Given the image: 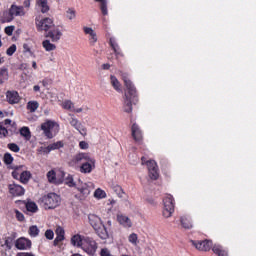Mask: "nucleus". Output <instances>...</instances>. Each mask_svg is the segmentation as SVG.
<instances>
[{"instance_id": "9d476101", "label": "nucleus", "mask_w": 256, "mask_h": 256, "mask_svg": "<svg viewBox=\"0 0 256 256\" xmlns=\"http://www.w3.org/2000/svg\"><path fill=\"white\" fill-rule=\"evenodd\" d=\"M146 165L148 167L150 179H152L153 181H157V179H159V169L157 168V162H155L154 160H149L148 162H146Z\"/></svg>"}, {"instance_id": "6e6d98bb", "label": "nucleus", "mask_w": 256, "mask_h": 256, "mask_svg": "<svg viewBox=\"0 0 256 256\" xmlns=\"http://www.w3.org/2000/svg\"><path fill=\"white\" fill-rule=\"evenodd\" d=\"M15 213L18 221H25V215H23V213H21L19 210H15Z\"/></svg>"}, {"instance_id": "0eeeda50", "label": "nucleus", "mask_w": 256, "mask_h": 256, "mask_svg": "<svg viewBox=\"0 0 256 256\" xmlns=\"http://www.w3.org/2000/svg\"><path fill=\"white\" fill-rule=\"evenodd\" d=\"M35 23L38 31H50V29L55 27L53 18H49V17L42 18L41 20L36 18Z\"/></svg>"}, {"instance_id": "6e6552de", "label": "nucleus", "mask_w": 256, "mask_h": 256, "mask_svg": "<svg viewBox=\"0 0 256 256\" xmlns=\"http://www.w3.org/2000/svg\"><path fill=\"white\" fill-rule=\"evenodd\" d=\"M91 155L88 153H78L72 157V159L69 161L70 167H79L84 164Z\"/></svg>"}, {"instance_id": "72a5a7b5", "label": "nucleus", "mask_w": 256, "mask_h": 256, "mask_svg": "<svg viewBox=\"0 0 256 256\" xmlns=\"http://www.w3.org/2000/svg\"><path fill=\"white\" fill-rule=\"evenodd\" d=\"M26 211H28L29 213H37V211H39V208L37 207V204L35 202H27Z\"/></svg>"}, {"instance_id": "052dcab7", "label": "nucleus", "mask_w": 256, "mask_h": 256, "mask_svg": "<svg viewBox=\"0 0 256 256\" xmlns=\"http://www.w3.org/2000/svg\"><path fill=\"white\" fill-rule=\"evenodd\" d=\"M114 191H116V193H118L119 195H121V193L123 192V189L121 188V186H115V187H114Z\"/></svg>"}, {"instance_id": "58836bf2", "label": "nucleus", "mask_w": 256, "mask_h": 256, "mask_svg": "<svg viewBox=\"0 0 256 256\" xmlns=\"http://www.w3.org/2000/svg\"><path fill=\"white\" fill-rule=\"evenodd\" d=\"M98 3H101L100 9L103 15H107L108 14V10H107V0H95Z\"/></svg>"}, {"instance_id": "49530a36", "label": "nucleus", "mask_w": 256, "mask_h": 256, "mask_svg": "<svg viewBox=\"0 0 256 256\" xmlns=\"http://www.w3.org/2000/svg\"><path fill=\"white\" fill-rule=\"evenodd\" d=\"M4 163L6 165H11V163H13V156L10 153L4 154Z\"/></svg>"}, {"instance_id": "7ed1b4c3", "label": "nucleus", "mask_w": 256, "mask_h": 256, "mask_svg": "<svg viewBox=\"0 0 256 256\" xmlns=\"http://www.w3.org/2000/svg\"><path fill=\"white\" fill-rule=\"evenodd\" d=\"M59 123L55 120H46L41 124L40 129L43 131V134L46 139H53L59 133Z\"/></svg>"}, {"instance_id": "f257e3e1", "label": "nucleus", "mask_w": 256, "mask_h": 256, "mask_svg": "<svg viewBox=\"0 0 256 256\" xmlns=\"http://www.w3.org/2000/svg\"><path fill=\"white\" fill-rule=\"evenodd\" d=\"M121 76L126 87L123 111H125V113H131L133 111V105H135L138 101L137 89L135 88V85H133V82H131L129 79V74L121 73Z\"/></svg>"}, {"instance_id": "aec40b11", "label": "nucleus", "mask_w": 256, "mask_h": 256, "mask_svg": "<svg viewBox=\"0 0 256 256\" xmlns=\"http://www.w3.org/2000/svg\"><path fill=\"white\" fill-rule=\"evenodd\" d=\"M117 221H118V223H120L122 225V227H126L127 229H129L133 226L131 219H129V217H127L123 214L117 215Z\"/></svg>"}, {"instance_id": "cd10ccee", "label": "nucleus", "mask_w": 256, "mask_h": 256, "mask_svg": "<svg viewBox=\"0 0 256 256\" xmlns=\"http://www.w3.org/2000/svg\"><path fill=\"white\" fill-rule=\"evenodd\" d=\"M180 221L184 229H191V227H193V224L191 223V219L187 216H182Z\"/></svg>"}, {"instance_id": "39448f33", "label": "nucleus", "mask_w": 256, "mask_h": 256, "mask_svg": "<svg viewBox=\"0 0 256 256\" xmlns=\"http://www.w3.org/2000/svg\"><path fill=\"white\" fill-rule=\"evenodd\" d=\"M25 15V8L23 6H17L12 4L9 11L4 13L5 21L7 23H11L15 19V17H24Z\"/></svg>"}, {"instance_id": "a211bd4d", "label": "nucleus", "mask_w": 256, "mask_h": 256, "mask_svg": "<svg viewBox=\"0 0 256 256\" xmlns=\"http://www.w3.org/2000/svg\"><path fill=\"white\" fill-rule=\"evenodd\" d=\"M15 247L19 249V251H27L31 247V240L19 238L15 241Z\"/></svg>"}, {"instance_id": "e2e57ef3", "label": "nucleus", "mask_w": 256, "mask_h": 256, "mask_svg": "<svg viewBox=\"0 0 256 256\" xmlns=\"http://www.w3.org/2000/svg\"><path fill=\"white\" fill-rule=\"evenodd\" d=\"M33 91H35V93H39V91H41V87L39 85H35L33 87Z\"/></svg>"}, {"instance_id": "4be33fe9", "label": "nucleus", "mask_w": 256, "mask_h": 256, "mask_svg": "<svg viewBox=\"0 0 256 256\" xmlns=\"http://www.w3.org/2000/svg\"><path fill=\"white\" fill-rule=\"evenodd\" d=\"M212 251L217 256H229V252L227 251V249L223 248V246L219 244H215L212 247Z\"/></svg>"}, {"instance_id": "4c0bfd02", "label": "nucleus", "mask_w": 256, "mask_h": 256, "mask_svg": "<svg viewBox=\"0 0 256 256\" xmlns=\"http://www.w3.org/2000/svg\"><path fill=\"white\" fill-rule=\"evenodd\" d=\"M94 197L96 199H105V197H107V193H105L101 188H98L94 192Z\"/></svg>"}, {"instance_id": "1a4fd4ad", "label": "nucleus", "mask_w": 256, "mask_h": 256, "mask_svg": "<svg viewBox=\"0 0 256 256\" xmlns=\"http://www.w3.org/2000/svg\"><path fill=\"white\" fill-rule=\"evenodd\" d=\"M69 123L71 125V127H74V129H76L77 132L80 133V135H83L85 137V135H87V128H85V126H83V124L77 119L75 118L74 114H69Z\"/></svg>"}, {"instance_id": "4d7b16f0", "label": "nucleus", "mask_w": 256, "mask_h": 256, "mask_svg": "<svg viewBox=\"0 0 256 256\" xmlns=\"http://www.w3.org/2000/svg\"><path fill=\"white\" fill-rule=\"evenodd\" d=\"M13 31H15V26H8L5 28V33L6 35H13Z\"/></svg>"}, {"instance_id": "7c9ffc66", "label": "nucleus", "mask_w": 256, "mask_h": 256, "mask_svg": "<svg viewBox=\"0 0 256 256\" xmlns=\"http://www.w3.org/2000/svg\"><path fill=\"white\" fill-rule=\"evenodd\" d=\"M29 179H31V172L22 170L20 173V181L26 185V183H29Z\"/></svg>"}, {"instance_id": "dca6fc26", "label": "nucleus", "mask_w": 256, "mask_h": 256, "mask_svg": "<svg viewBox=\"0 0 256 256\" xmlns=\"http://www.w3.org/2000/svg\"><path fill=\"white\" fill-rule=\"evenodd\" d=\"M89 223L93 227L94 231L101 229L103 227V221L101 218L95 214H90L88 216Z\"/></svg>"}, {"instance_id": "6ab92c4d", "label": "nucleus", "mask_w": 256, "mask_h": 256, "mask_svg": "<svg viewBox=\"0 0 256 256\" xmlns=\"http://www.w3.org/2000/svg\"><path fill=\"white\" fill-rule=\"evenodd\" d=\"M86 237L87 236H83L81 234L73 235L71 237V245H73V247H78V248L82 249L83 243L85 242Z\"/></svg>"}, {"instance_id": "c9c22d12", "label": "nucleus", "mask_w": 256, "mask_h": 256, "mask_svg": "<svg viewBox=\"0 0 256 256\" xmlns=\"http://www.w3.org/2000/svg\"><path fill=\"white\" fill-rule=\"evenodd\" d=\"M110 45L116 55H121V48H119V44H117L115 38H110Z\"/></svg>"}, {"instance_id": "864d4df0", "label": "nucleus", "mask_w": 256, "mask_h": 256, "mask_svg": "<svg viewBox=\"0 0 256 256\" xmlns=\"http://www.w3.org/2000/svg\"><path fill=\"white\" fill-rule=\"evenodd\" d=\"M24 53H29L31 57H33V51H31V47H29V44H23Z\"/></svg>"}, {"instance_id": "5701e85b", "label": "nucleus", "mask_w": 256, "mask_h": 256, "mask_svg": "<svg viewBox=\"0 0 256 256\" xmlns=\"http://www.w3.org/2000/svg\"><path fill=\"white\" fill-rule=\"evenodd\" d=\"M36 7L41 13H47L49 11L47 0H36Z\"/></svg>"}, {"instance_id": "338daca9", "label": "nucleus", "mask_w": 256, "mask_h": 256, "mask_svg": "<svg viewBox=\"0 0 256 256\" xmlns=\"http://www.w3.org/2000/svg\"><path fill=\"white\" fill-rule=\"evenodd\" d=\"M147 201L150 203V205H155V200H153V198H149Z\"/></svg>"}, {"instance_id": "2eb2a0df", "label": "nucleus", "mask_w": 256, "mask_h": 256, "mask_svg": "<svg viewBox=\"0 0 256 256\" xmlns=\"http://www.w3.org/2000/svg\"><path fill=\"white\" fill-rule=\"evenodd\" d=\"M6 99L10 105H17V103L21 101V96H19V92L15 90H8L6 92Z\"/></svg>"}, {"instance_id": "bb28decb", "label": "nucleus", "mask_w": 256, "mask_h": 256, "mask_svg": "<svg viewBox=\"0 0 256 256\" xmlns=\"http://www.w3.org/2000/svg\"><path fill=\"white\" fill-rule=\"evenodd\" d=\"M110 83L112 85V87L115 89V91H117L118 93H121V83L119 82V80L117 79V77L115 76H110Z\"/></svg>"}, {"instance_id": "4468645a", "label": "nucleus", "mask_w": 256, "mask_h": 256, "mask_svg": "<svg viewBox=\"0 0 256 256\" xmlns=\"http://www.w3.org/2000/svg\"><path fill=\"white\" fill-rule=\"evenodd\" d=\"M46 37H49L53 43H57L61 37H63V33L57 27H53L52 29L48 30Z\"/></svg>"}, {"instance_id": "e433bc0d", "label": "nucleus", "mask_w": 256, "mask_h": 256, "mask_svg": "<svg viewBox=\"0 0 256 256\" xmlns=\"http://www.w3.org/2000/svg\"><path fill=\"white\" fill-rule=\"evenodd\" d=\"M15 243V236L11 235L5 238L4 245L7 249H13V244Z\"/></svg>"}, {"instance_id": "393cba45", "label": "nucleus", "mask_w": 256, "mask_h": 256, "mask_svg": "<svg viewBox=\"0 0 256 256\" xmlns=\"http://www.w3.org/2000/svg\"><path fill=\"white\" fill-rule=\"evenodd\" d=\"M9 79V70L7 69V67H2L0 69V85H3V83H5V81H7Z\"/></svg>"}, {"instance_id": "37998d69", "label": "nucleus", "mask_w": 256, "mask_h": 256, "mask_svg": "<svg viewBox=\"0 0 256 256\" xmlns=\"http://www.w3.org/2000/svg\"><path fill=\"white\" fill-rule=\"evenodd\" d=\"M128 241L132 245H137V243H139V237L137 236L136 233H132V234L129 235Z\"/></svg>"}, {"instance_id": "b1692460", "label": "nucleus", "mask_w": 256, "mask_h": 256, "mask_svg": "<svg viewBox=\"0 0 256 256\" xmlns=\"http://www.w3.org/2000/svg\"><path fill=\"white\" fill-rule=\"evenodd\" d=\"M95 232L97 233L98 237H100V239H109V232L107 231L105 225L102 224V227L98 228V230H95Z\"/></svg>"}, {"instance_id": "c03bdc74", "label": "nucleus", "mask_w": 256, "mask_h": 256, "mask_svg": "<svg viewBox=\"0 0 256 256\" xmlns=\"http://www.w3.org/2000/svg\"><path fill=\"white\" fill-rule=\"evenodd\" d=\"M61 147H63V142L58 141V142H55V143H53V144H50V145L48 146V149H49L50 151H55V149H61Z\"/></svg>"}, {"instance_id": "2f4dec72", "label": "nucleus", "mask_w": 256, "mask_h": 256, "mask_svg": "<svg viewBox=\"0 0 256 256\" xmlns=\"http://www.w3.org/2000/svg\"><path fill=\"white\" fill-rule=\"evenodd\" d=\"M42 46L45 49V51H55V49H57V46H55V44L51 43V41L49 40H44L42 42Z\"/></svg>"}, {"instance_id": "0e129e2a", "label": "nucleus", "mask_w": 256, "mask_h": 256, "mask_svg": "<svg viewBox=\"0 0 256 256\" xmlns=\"http://www.w3.org/2000/svg\"><path fill=\"white\" fill-rule=\"evenodd\" d=\"M72 111H73V113H82L83 108H78V109L73 108Z\"/></svg>"}, {"instance_id": "423d86ee", "label": "nucleus", "mask_w": 256, "mask_h": 256, "mask_svg": "<svg viewBox=\"0 0 256 256\" xmlns=\"http://www.w3.org/2000/svg\"><path fill=\"white\" fill-rule=\"evenodd\" d=\"M82 249L87 255L94 256L97 253V242L93 238L86 236L82 244Z\"/></svg>"}, {"instance_id": "c85d7f7f", "label": "nucleus", "mask_w": 256, "mask_h": 256, "mask_svg": "<svg viewBox=\"0 0 256 256\" xmlns=\"http://www.w3.org/2000/svg\"><path fill=\"white\" fill-rule=\"evenodd\" d=\"M77 189L83 197H87V195L91 193V188H89V185L87 184H82L81 186H78Z\"/></svg>"}, {"instance_id": "f03ea898", "label": "nucleus", "mask_w": 256, "mask_h": 256, "mask_svg": "<svg viewBox=\"0 0 256 256\" xmlns=\"http://www.w3.org/2000/svg\"><path fill=\"white\" fill-rule=\"evenodd\" d=\"M40 205L44 207V209H57L59 205H61V196L55 192H50L39 199Z\"/></svg>"}, {"instance_id": "a19ab883", "label": "nucleus", "mask_w": 256, "mask_h": 256, "mask_svg": "<svg viewBox=\"0 0 256 256\" xmlns=\"http://www.w3.org/2000/svg\"><path fill=\"white\" fill-rule=\"evenodd\" d=\"M62 107L63 109H67L68 111H73L75 105L73 104V102H71V100H65L62 103Z\"/></svg>"}, {"instance_id": "13d9d810", "label": "nucleus", "mask_w": 256, "mask_h": 256, "mask_svg": "<svg viewBox=\"0 0 256 256\" xmlns=\"http://www.w3.org/2000/svg\"><path fill=\"white\" fill-rule=\"evenodd\" d=\"M100 255L101 256H111V252H109V249L104 248L101 250Z\"/></svg>"}, {"instance_id": "f3484780", "label": "nucleus", "mask_w": 256, "mask_h": 256, "mask_svg": "<svg viewBox=\"0 0 256 256\" xmlns=\"http://www.w3.org/2000/svg\"><path fill=\"white\" fill-rule=\"evenodd\" d=\"M46 176L49 183H53L54 185H61V183H63V177H65V172H61L62 178L60 179H57V174L55 173V170H50Z\"/></svg>"}, {"instance_id": "603ef678", "label": "nucleus", "mask_w": 256, "mask_h": 256, "mask_svg": "<svg viewBox=\"0 0 256 256\" xmlns=\"http://www.w3.org/2000/svg\"><path fill=\"white\" fill-rule=\"evenodd\" d=\"M90 45H95L97 43V33H92L89 37Z\"/></svg>"}, {"instance_id": "69168bd1", "label": "nucleus", "mask_w": 256, "mask_h": 256, "mask_svg": "<svg viewBox=\"0 0 256 256\" xmlns=\"http://www.w3.org/2000/svg\"><path fill=\"white\" fill-rule=\"evenodd\" d=\"M111 68V65L110 64H103L102 65V69H104V70H108V69H110Z\"/></svg>"}, {"instance_id": "09e8293b", "label": "nucleus", "mask_w": 256, "mask_h": 256, "mask_svg": "<svg viewBox=\"0 0 256 256\" xmlns=\"http://www.w3.org/2000/svg\"><path fill=\"white\" fill-rule=\"evenodd\" d=\"M65 185H68V187H75V181L73 180V176L68 175V177L65 179Z\"/></svg>"}, {"instance_id": "f704fd0d", "label": "nucleus", "mask_w": 256, "mask_h": 256, "mask_svg": "<svg viewBox=\"0 0 256 256\" xmlns=\"http://www.w3.org/2000/svg\"><path fill=\"white\" fill-rule=\"evenodd\" d=\"M27 109L30 111V113H35L37 109H39V102L37 101H29L27 103Z\"/></svg>"}, {"instance_id": "20e7f679", "label": "nucleus", "mask_w": 256, "mask_h": 256, "mask_svg": "<svg viewBox=\"0 0 256 256\" xmlns=\"http://www.w3.org/2000/svg\"><path fill=\"white\" fill-rule=\"evenodd\" d=\"M164 209L162 211L163 217L169 219L175 213V199L171 194H167L163 199Z\"/></svg>"}, {"instance_id": "9b49d317", "label": "nucleus", "mask_w": 256, "mask_h": 256, "mask_svg": "<svg viewBox=\"0 0 256 256\" xmlns=\"http://www.w3.org/2000/svg\"><path fill=\"white\" fill-rule=\"evenodd\" d=\"M190 242L198 251H210L211 247H213V242H211L210 240H191Z\"/></svg>"}, {"instance_id": "473e14b6", "label": "nucleus", "mask_w": 256, "mask_h": 256, "mask_svg": "<svg viewBox=\"0 0 256 256\" xmlns=\"http://www.w3.org/2000/svg\"><path fill=\"white\" fill-rule=\"evenodd\" d=\"M23 165L15 166L14 171L12 172L13 179H20L21 180V173L23 171Z\"/></svg>"}, {"instance_id": "79ce46f5", "label": "nucleus", "mask_w": 256, "mask_h": 256, "mask_svg": "<svg viewBox=\"0 0 256 256\" xmlns=\"http://www.w3.org/2000/svg\"><path fill=\"white\" fill-rule=\"evenodd\" d=\"M29 235L30 237H37L39 235V228L36 225L30 226Z\"/></svg>"}, {"instance_id": "8fccbe9b", "label": "nucleus", "mask_w": 256, "mask_h": 256, "mask_svg": "<svg viewBox=\"0 0 256 256\" xmlns=\"http://www.w3.org/2000/svg\"><path fill=\"white\" fill-rule=\"evenodd\" d=\"M9 135V131L7 128L3 127V125L0 124V139H3V137H7Z\"/></svg>"}, {"instance_id": "3c124183", "label": "nucleus", "mask_w": 256, "mask_h": 256, "mask_svg": "<svg viewBox=\"0 0 256 256\" xmlns=\"http://www.w3.org/2000/svg\"><path fill=\"white\" fill-rule=\"evenodd\" d=\"M45 237H46V239H49V241H51L55 237V233L53 232V230L48 229L45 232Z\"/></svg>"}, {"instance_id": "412c9836", "label": "nucleus", "mask_w": 256, "mask_h": 256, "mask_svg": "<svg viewBox=\"0 0 256 256\" xmlns=\"http://www.w3.org/2000/svg\"><path fill=\"white\" fill-rule=\"evenodd\" d=\"M132 137L136 141H141L143 139L141 128H139V126L135 123L132 125Z\"/></svg>"}, {"instance_id": "680f3d73", "label": "nucleus", "mask_w": 256, "mask_h": 256, "mask_svg": "<svg viewBox=\"0 0 256 256\" xmlns=\"http://www.w3.org/2000/svg\"><path fill=\"white\" fill-rule=\"evenodd\" d=\"M23 5H24V7H26V9H29V7H31V1L25 0V1L23 2Z\"/></svg>"}, {"instance_id": "c756f323", "label": "nucleus", "mask_w": 256, "mask_h": 256, "mask_svg": "<svg viewBox=\"0 0 256 256\" xmlns=\"http://www.w3.org/2000/svg\"><path fill=\"white\" fill-rule=\"evenodd\" d=\"M57 237L54 240V243H59L60 241H63L65 239V230L63 228L58 227L56 229Z\"/></svg>"}, {"instance_id": "a18cd8bd", "label": "nucleus", "mask_w": 256, "mask_h": 256, "mask_svg": "<svg viewBox=\"0 0 256 256\" xmlns=\"http://www.w3.org/2000/svg\"><path fill=\"white\" fill-rule=\"evenodd\" d=\"M7 147L10 151H13V153H19V151H21V148L16 143H9Z\"/></svg>"}, {"instance_id": "774afa93", "label": "nucleus", "mask_w": 256, "mask_h": 256, "mask_svg": "<svg viewBox=\"0 0 256 256\" xmlns=\"http://www.w3.org/2000/svg\"><path fill=\"white\" fill-rule=\"evenodd\" d=\"M4 125H11V119L4 120Z\"/></svg>"}, {"instance_id": "bf43d9fd", "label": "nucleus", "mask_w": 256, "mask_h": 256, "mask_svg": "<svg viewBox=\"0 0 256 256\" xmlns=\"http://www.w3.org/2000/svg\"><path fill=\"white\" fill-rule=\"evenodd\" d=\"M79 147H80V149H89V144L85 141H81L79 143Z\"/></svg>"}, {"instance_id": "ddd939ff", "label": "nucleus", "mask_w": 256, "mask_h": 256, "mask_svg": "<svg viewBox=\"0 0 256 256\" xmlns=\"http://www.w3.org/2000/svg\"><path fill=\"white\" fill-rule=\"evenodd\" d=\"M93 169H95V158L90 156V158H88L87 161L80 166L79 171L80 173L87 174L91 173Z\"/></svg>"}, {"instance_id": "f8f14e48", "label": "nucleus", "mask_w": 256, "mask_h": 256, "mask_svg": "<svg viewBox=\"0 0 256 256\" xmlns=\"http://www.w3.org/2000/svg\"><path fill=\"white\" fill-rule=\"evenodd\" d=\"M9 193L10 195H13V197H21L25 195V188L19 184H9L8 185Z\"/></svg>"}, {"instance_id": "a878e982", "label": "nucleus", "mask_w": 256, "mask_h": 256, "mask_svg": "<svg viewBox=\"0 0 256 256\" xmlns=\"http://www.w3.org/2000/svg\"><path fill=\"white\" fill-rule=\"evenodd\" d=\"M21 137H24L25 141H31V130L29 127L24 126L20 129Z\"/></svg>"}, {"instance_id": "ea45409f", "label": "nucleus", "mask_w": 256, "mask_h": 256, "mask_svg": "<svg viewBox=\"0 0 256 256\" xmlns=\"http://www.w3.org/2000/svg\"><path fill=\"white\" fill-rule=\"evenodd\" d=\"M66 17H67V19H69L70 21H73V19H75V17H77V12L75 11V9L69 8V9L66 11Z\"/></svg>"}, {"instance_id": "de8ad7c7", "label": "nucleus", "mask_w": 256, "mask_h": 256, "mask_svg": "<svg viewBox=\"0 0 256 256\" xmlns=\"http://www.w3.org/2000/svg\"><path fill=\"white\" fill-rule=\"evenodd\" d=\"M15 51H17V45L12 44L7 50H6V55H8L9 57H11Z\"/></svg>"}, {"instance_id": "5fc2aeb1", "label": "nucleus", "mask_w": 256, "mask_h": 256, "mask_svg": "<svg viewBox=\"0 0 256 256\" xmlns=\"http://www.w3.org/2000/svg\"><path fill=\"white\" fill-rule=\"evenodd\" d=\"M83 31L85 35H89V36H91L92 33H95V30H93V28L87 27V26L83 27Z\"/></svg>"}]
</instances>
